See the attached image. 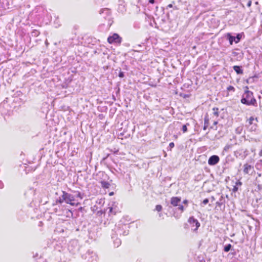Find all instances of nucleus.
Instances as JSON below:
<instances>
[{
    "mask_svg": "<svg viewBox=\"0 0 262 262\" xmlns=\"http://www.w3.org/2000/svg\"><path fill=\"white\" fill-rule=\"evenodd\" d=\"M244 92L242 95L241 102L247 106H257V100L254 97L253 93L249 90L248 86L244 87Z\"/></svg>",
    "mask_w": 262,
    "mask_h": 262,
    "instance_id": "obj_1",
    "label": "nucleus"
},
{
    "mask_svg": "<svg viewBox=\"0 0 262 262\" xmlns=\"http://www.w3.org/2000/svg\"><path fill=\"white\" fill-rule=\"evenodd\" d=\"M225 38L229 41L230 45H233V42L235 43H238L241 40L245 38V34L244 32L239 33H234V35L231 33H226L224 35Z\"/></svg>",
    "mask_w": 262,
    "mask_h": 262,
    "instance_id": "obj_2",
    "label": "nucleus"
},
{
    "mask_svg": "<svg viewBox=\"0 0 262 262\" xmlns=\"http://www.w3.org/2000/svg\"><path fill=\"white\" fill-rule=\"evenodd\" d=\"M181 201V197L178 196H172L170 199V203L172 206L176 207L178 206V208L176 210H179L181 212H183L184 211V206L181 204H179V203Z\"/></svg>",
    "mask_w": 262,
    "mask_h": 262,
    "instance_id": "obj_3",
    "label": "nucleus"
},
{
    "mask_svg": "<svg viewBox=\"0 0 262 262\" xmlns=\"http://www.w3.org/2000/svg\"><path fill=\"white\" fill-rule=\"evenodd\" d=\"M249 151L247 149L239 148L234 151V156L236 158H241L245 159L249 155Z\"/></svg>",
    "mask_w": 262,
    "mask_h": 262,
    "instance_id": "obj_4",
    "label": "nucleus"
},
{
    "mask_svg": "<svg viewBox=\"0 0 262 262\" xmlns=\"http://www.w3.org/2000/svg\"><path fill=\"white\" fill-rule=\"evenodd\" d=\"M107 41L111 44L115 43L119 45L122 42V38L118 34L114 33L113 35L108 36Z\"/></svg>",
    "mask_w": 262,
    "mask_h": 262,
    "instance_id": "obj_5",
    "label": "nucleus"
},
{
    "mask_svg": "<svg viewBox=\"0 0 262 262\" xmlns=\"http://www.w3.org/2000/svg\"><path fill=\"white\" fill-rule=\"evenodd\" d=\"M64 194L66 198V203L67 204H70L72 206H78L80 204V203H75L74 202L75 201V196H73V194L69 193L64 191Z\"/></svg>",
    "mask_w": 262,
    "mask_h": 262,
    "instance_id": "obj_6",
    "label": "nucleus"
},
{
    "mask_svg": "<svg viewBox=\"0 0 262 262\" xmlns=\"http://www.w3.org/2000/svg\"><path fill=\"white\" fill-rule=\"evenodd\" d=\"M258 122L257 118H254L253 116L250 117V118L247 121L248 124L247 125L248 127H250V129L251 131H255L257 128V122Z\"/></svg>",
    "mask_w": 262,
    "mask_h": 262,
    "instance_id": "obj_7",
    "label": "nucleus"
},
{
    "mask_svg": "<svg viewBox=\"0 0 262 262\" xmlns=\"http://www.w3.org/2000/svg\"><path fill=\"white\" fill-rule=\"evenodd\" d=\"M189 224L190 225L191 229L194 231H196L198 228L200 226V223L198 220L195 219L194 216H190L188 221Z\"/></svg>",
    "mask_w": 262,
    "mask_h": 262,
    "instance_id": "obj_8",
    "label": "nucleus"
},
{
    "mask_svg": "<svg viewBox=\"0 0 262 262\" xmlns=\"http://www.w3.org/2000/svg\"><path fill=\"white\" fill-rule=\"evenodd\" d=\"M123 227H126L125 225H122V227H116L114 229V232L118 235H127L128 234V230H125Z\"/></svg>",
    "mask_w": 262,
    "mask_h": 262,
    "instance_id": "obj_9",
    "label": "nucleus"
},
{
    "mask_svg": "<svg viewBox=\"0 0 262 262\" xmlns=\"http://www.w3.org/2000/svg\"><path fill=\"white\" fill-rule=\"evenodd\" d=\"M220 159L217 155H212L209 158L208 163L210 166H214L219 162Z\"/></svg>",
    "mask_w": 262,
    "mask_h": 262,
    "instance_id": "obj_10",
    "label": "nucleus"
},
{
    "mask_svg": "<svg viewBox=\"0 0 262 262\" xmlns=\"http://www.w3.org/2000/svg\"><path fill=\"white\" fill-rule=\"evenodd\" d=\"M106 211H107L108 216L112 217L116 214L117 207L109 206L106 209Z\"/></svg>",
    "mask_w": 262,
    "mask_h": 262,
    "instance_id": "obj_11",
    "label": "nucleus"
},
{
    "mask_svg": "<svg viewBox=\"0 0 262 262\" xmlns=\"http://www.w3.org/2000/svg\"><path fill=\"white\" fill-rule=\"evenodd\" d=\"M252 167L251 165L246 163L244 165V173L245 174H249L250 171L252 169Z\"/></svg>",
    "mask_w": 262,
    "mask_h": 262,
    "instance_id": "obj_12",
    "label": "nucleus"
},
{
    "mask_svg": "<svg viewBox=\"0 0 262 262\" xmlns=\"http://www.w3.org/2000/svg\"><path fill=\"white\" fill-rule=\"evenodd\" d=\"M62 194L58 199H56V203L62 204L63 202L66 203V198L64 196V191H62Z\"/></svg>",
    "mask_w": 262,
    "mask_h": 262,
    "instance_id": "obj_13",
    "label": "nucleus"
},
{
    "mask_svg": "<svg viewBox=\"0 0 262 262\" xmlns=\"http://www.w3.org/2000/svg\"><path fill=\"white\" fill-rule=\"evenodd\" d=\"M233 69L237 73V74H243L244 73L242 66H234L233 67Z\"/></svg>",
    "mask_w": 262,
    "mask_h": 262,
    "instance_id": "obj_14",
    "label": "nucleus"
},
{
    "mask_svg": "<svg viewBox=\"0 0 262 262\" xmlns=\"http://www.w3.org/2000/svg\"><path fill=\"white\" fill-rule=\"evenodd\" d=\"M71 192H73L74 194L73 196H75V199L76 198H79L80 199H82L83 198L84 194L81 193L80 192L78 191H74V190H71Z\"/></svg>",
    "mask_w": 262,
    "mask_h": 262,
    "instance_id": "obj_15",
    "label": "nucleus"
},
{
    "mask_svg": "<svg viewBox=\"0 0 262 262\" xmlns=\"http://www.w3.org/2000/svg\"><path fill=\"white\" fill-rule=\"evenodd\" d=\"M225 200L223 195H222L219 199V201L216 203V205L217 206L221 207L222 205L225 204Z\"/></svg>",
    "mask_w": 262,
    "mask_h": 262,
    "instance_id": "obj_16",
    "label": "nucleus"
},
{
    "mask_svg": "<svg viewBox=\"0 0 262 262\" xmlns=\"http://www.w3.org/2000/svg\"><path fill=\"white\" fill-rule=\"evenodd\" d=\"M101 186L102 188L104 189H107L110 186V184L109 182L105 181H100Z\"/></svg>",
    "mask_w": 262,
    "mask_h": 262,
    "instance_id": "obj_17",
    "label": "nucleus"
},
{
    "mask_svg": "<svg viewBox=\"0 0 262 262\" xmlns=\"http://www.w3.org/2000/svg\"><path fill=\"white\" fill-rule=\"evenodd\" d=\"M209 124V119L207 116H206L204 118V125L203 127V129L206 130L207 127H208V125Z\"/></svg>",
    "mask_w": 262,
    "mask_h": 262,
    "instance_id": "obj_18",
    "label": "nucleus"
},
{
    "mask_svg": "<svg viewBox=\"0 0 262 262\" xmlns=\"http://www.w3.org/2000/svg\"><path fill=\"white\" fill-rule=\"evenodd\" d=\"M105 13L106 15H109L111 13V10L107 8L101 9L100 10V14Z\"/></svg>",
    "mask_w": 262,
    "mask_h": 262,
    "instance_id": "obj_19",
    "label": "nucleus"
},
{
    "mask_svg": "<svg viewBox=\"0 0 262 262\" xmlns=\"http://www.w3.org/2000/svg\"><path fill=\"white\" fill-rule=\"evenodd\" d=\"M232 246L231 244H229L224 246V251L226 252H228L230 250H234V249H232Z\"/></svg>",
    "mask_w": 262,
    "mask_h": 262,
    "instance_id": "obj_20",
    "label": "nucleus"
},
{
    "mask_svg": "<svg viewBox=\"0 0 262 262\" xmlns=\"http://www.w3.org/2000/svg\"><path fill=\"white\" fill-rule=\"evenodd\" d=\"M121 241L120 238H116L115 239H114V244L115 247H118L121 245Z\"/></svg>",
    "mask_w": 262,
    "mask_h": 262,
    "instance_id": "obj_21",
    "label": "nucleus"
},
{
    "mask_svg": "<svg viewBox=\"0 0 262 262\" xmlns=\"http://www.w3.org/2000/svg\"><path fill=\"white\" fill-rule=\"evenodd\" d=\"M31 34L33 37H37L40 34V32L36 30H33L31 32Z\"/></svg>",
    "mask_w": 262,
    "mask_h": 262,
    "instance_id": "obj_22",
    "label": "nucleus"
},
{
    "mask_svg": "<svg viewBox=\"0 0 262 262\" xmlns=\"http://www.w3.org/2000/svg\"><path fill=\"white\" fill-rule=\"evenodd\" d=\"M213 112V114L214 116L216 117H219V108L214 107L212 109Z\"/></svg>",
    "mask_w": 262,
    "mask_h": 262,
    "instance_id": "obj_23",
    "label": "nucleus"
},
{
    "mask_svg": "<svg viewBox=\"0 0 262 262\" xmlns=\"http://www.w3.org/2000/svg\"><path fill=\"white\" fill-rule=\"evenodd\" d=\"M243 126H238L235 129V133L237 134H241L243 131Z\"/></svg>",
    "mask_w": 262,
    "mask_h": 262,
    "instance_id": "obj_24",
    "label": "nucleus"
},
{
    "mask_svg": "<svg viewBox=\"0 0 262 262\" xmlns=\"http://www.w3.org/2000/svg\"><path fill=\"white\" fill-rule=\"evenodd\" d=\"M182 212H181L180 213H178V212H177L176 211H174L173 214H172V215L176 218V219H179L181 216V213Z\"/></svg>",
    "mask_w": 262,
    "mask_h": 262,
    "instance_id": "obj_25",
    "label": "nucleus"
},
{
    "mask_svg": "<svg viewBox=\"0 0 262 262\" xmlns=\"http://www.w3.org/2000/svg\"><path fill=\"white\" fill-rule=\"evenodd\" d=\"M233 145L232 144H227L226 145L224 148V149H223V151H228L229 149H230L231 148H232Z\"/></svg>",
    "mask_w": 262,
    "mask_h": 262,
    "instance_id": "obj_26",
    "label": "nucleus"
},
{
    "mask_svg": "<svg viewBox=\"0 0 262 262\" xmlns=\"http://www.w3.org/2000/svg\"><path fill=\"white\" fill-rule=\"evenodd\" d=\"M189 125V123H186V124H184L182 126V130L183 133H186L187 132V126Z\"/></svg>",
    "mask_w": 262,
    "mask_h": 262,
    "instance_id": "obj_27",
    "label": "nucleus"
},
{
    "mask_svg": "<svg viewBox=\"0 0 262 262\" xmlns=\"http://www.w3.org/2000/svg\"><path fill=\"white\" fill-rule=\"evenodd\" d=\"M174 146V144L173 142H171L169 143L168 146L167 147V150H171V149Z\"/></svg>",
    "mask_w": 262,
    "mask_h": 262,
    "instance_id": "obj_28",
    "label": "nucleus"
},
{
    "mask_svg": "<svg viewBox=\"0 0 262 262\" xmlns=\"http://www.w3.org/2000/svg\"><path fill=\"white\" fill-rule=\"evenodd\" d=\"M227 90L228 91H232L233 92H234L235 91V89L232 85L228 86Z\"/></svg>",
    "mask_w": 262,
    "mask_h": 262,
    "instance_id": "obj_29",
    "label": "nucleus"
},
{
    "mask_svg": "<svg viewBox=\"0 0 262 262\" xmlns=\"http://www.w3.org/2000/svg\"><path fill=\"white\" fill-rule=\"evenodd\" d=\"M162 209V206L161 205H157L156 206V210L158 211H161Z\"/></svg>",
    "mask_w": 262,
    "mask_h": 262,
    "instance_id": "obj_30",
    "label": "nucleus"
},
{
    "mask_svg": "<svg viewBox=\"0 0 262 262\" xmlns=\"http://www.w3.org/2000/svg\"><path fill=\"white\" fill-rule=\"evenodd\" d=\"M235 50H239V49H235V50L232 51V55L234 57H236V56H237L239 54V53L236 52L235 51Z\"/></svg>",
    "mask_w": 262,
    "mask_h": 262,
    "instance_id": "obj_31",
    "label": "nucleus"
},
{
    "mask_svg": "<svg viewBox=\"0 0 262 262\" xmlns=\"http://www.w3.org/2000/svg\"><path fill=\"white\" fill-rule=\"evenodd\" d=\"M180 96L184 98H189L190 97L189 94H180Z\"/></svg>",
    "mask_w": 262,
    "mask_h": 262,
    "instance_id": "obj_32",
    "label": "nucleus"
},
{
    "mask_svg": "<svg viewBox=\"0 0 262 262\" xmlns=\"http://www.w3.org/2000/svg\"><path fill=\"white\" fill-rule=\"evenodd\" d=\"M118 76L120 78H123L124 77V73L123 72L120 71L119 73Z\"/></svg>",
    "mask_w": 262,
    "mask_h": 262,
    "instance_id": "obj_33",
    "label": "nucleus"
},
{
    "mask_svg": "<svg viewBox=\"0 0 262 262\" xmlns=\"http://www.w3.org/2000/svg\"><path fill=\"white\" fill-rule=\"evenodd\" d=\"M78 210L79 211H80L81 212H86V210H85L84 208L83 207H80Z\"/></svg>",
    "mask_w": 262,
    "mask_h": 262,
    "instance_id": "obj_34",
    "label": "nucleus"
},
{
    "mask_svg": "<svg viewBox=\"0 0 262 262\" xmlns=\"http://www.w3.org/2000/svg\"><path fill=\"white\" fill-rule=\"evenodd\" d=\"M106 209H105L104 210H101L100 211H98L97 213L101 215L103 213L105 214L106 213Z\"/></svg>",
    "mask_w": 262,
    "mask_h": 262,
    "instance_id": "obj_35",
    "label": "nucleus"
},
{
    "mask_svg": "<svg viewBox=\"0 0 262 262\" xmlns=\"http://www.w3.org/2000/svg\"><path fill=\"white\" fill-rule=\"evenodd\" d=\"M235 185L236 186H241V185H242V182H241L239 180H238L236 183H235Z\"/></svg>",
    "mask_w": 262,
    "mask_h": 262,
    "instance_id": "obj_36",
    "label": "nucleus"
},
{
    "mask_svg": "<svg viewBox=\"0 0 262 262\" xmlns=\"http://www.w3.org/2000/svg\"><path fill=\"white\" fill-rule=\"evenodd\" d=\"M238 187L236 186V185L234 186H233V188L232 189V191L234 192H236L238 191Z\"/></svg>",
    "mask_w": 262,
    "mask_h": 262,
    "instance_id": "obj_37",
    "label": "nucleus"
},
{
    "mask_svg": "<svg viewBox=\"0 0 262 262\" xmlns=\"http://www.w3.org/2000/svg\"><path fill=\"white\" fill-rule=\"evenodd\" d=\"M209 202V200L208 199H205L202 202V204L204 205H206Z\"/></svg>",
    "mask_w": 262,
    "mask_h": 262,
    "instance_id": "obj_38",
    "label": "nucleus"
},
{
    "mask_svg": "<svg viewBox=\"0 0 262 262\" xmlns=\"http://www.w3.org/2000/svg\"><path fill=\"white\" fill-rule=\"evenodd\" d=\"M183 204H184L185 205H186V206H188V201L187 200H184L183 201Z\"/></svg>",
    "mask_w": 262,
    "mask_h": 262,
    "instance_id": "obj_39",
    "label": "nucleus"
},
{
    "mask_svg": "<svg viewBox=\"0 0 262 262\" xmlns=\"http://www.w3.org/2000/svg\"><path fill=\"white\" fill-rule=\"evenodd\" d=\"M257 188L258 191H260L262 189V186L258 184L257 186Z\"/></svg>",
    "mask_w": 262,
    "mask_h": 262,
    "instance_id": "obj_40",
    "label": "nucleus"
},
{
    "mask_svg": "<svg viewBox=\"0 0 262 262\" xmlns=\"http://www.w3.org/2000/svg\"><path fill=\"white\" fill-rule=\"evenodd\" d=\"M251 4H252V2L251 1H249L247 3V6L248 7H251Z\"/></svg>",
    "mask_w": 262,
    "mask_h": 262,
    "instance_id": "obj_41",
    "label": "nucleus"
},
{
    "mask_svg": "<svg viewBox=\"0 0 262 262\" xmlns=\"http://www.w3.org/2000/svg\"><path fill=\"white\" fill-rule=\"evenodd\" d=\"M107 156L103 158V159L101 160V163H102L103 162H104V161L107 159Z\"/></svg>",
    "mask_w": 262,
    "mask_h": 262,
    "instance_id": "obj_42",
    "label": "nucleus"
},
{
    "mask_svg": "<svg viewBox=\"0 0 262 262\" xmlns=\"http://www.w3.org/2000/svg\"><path fill=\"white\" fill-rule=\"evenodd\" d=\"M4 187L3 183L0 181V188H3Z\"/></svg>",
    "mask_w": 262,
    "mask_h": 262,
    "instance_id": "obj_43",
    "label": "nucleus"
},
{
    "mask_svg": "<svg viewBox=\"0 0 262 262\" xmlns=\"http://www.w3.org/2000/svg\"><path fill=\"white\" fill-rule=\"evenodd\" d=\"M149 3H150V4H154L155 3V0H149Z\"/></svg>",
    "mask_w": 262,
    "mask_h": 262,
    "instance_id": "obj_44",
    "label": "nucleus"
},
{
    "mask_svg": "<svg viewBox=\"0 0 262 262\" xmlns=\"http://www.w3.org/2000/svg\"><path fill=\"white\" fill-rule=\"evenodd\" d=\"M259 156L260 157H262V148H261V149L260 150L259 154H258Z\"/></svg>",
    "mask_w": 262,
    "mask_h": 262,
    "instance_id": "obj_45",
    "label": "nucleus"
},
{
    "mask_svg": "<svg viewBox=\"0 0 262 262\" xmlns=\"http://www.w3.org/2000/svg\"><path fill=\"white\" fill-rule=\"evenodd\" d=\"M172 4H169L167 6V9H168V8H172Z\"/></svg>",
    "mask_w": 262,
    "mask_h": 262,
    "instance_id": "obj_46",
    "label": "nucleus"
},
{
    "mask_svg": "<svg viewBox=\"0 0 262 262\" xmlns=\"http://www.w3.org/2000/svg\"><path fill=\"white\" fill-rule=\"evenodd\" d=\"M211 201H212V202L214 201L215 200V198H214V196H212L211 197Z\"/></svg>",
    "mask_w": 262,
    "mask_h": 262,
    "instance_id": "obj_47",
    "label": "nucleus"
},
{
    "mask_svg": "<svg viewBox=\"0 0 262 262\" xmlns=\"http://www.w3.org/2000/svg\"><path fill=\"white\" fill-rule=\"evenodd\" d=\"M217 123H218V122H217V121H214V122H213V125H216L217 124Z\"/></svg>",
    "mask_w": 262,
    "mask_h": 262,
    "instance_id": "obj_48",
    "label": "nucleus"
},
{
    "mask_svg": "<svg viewBox=\"0 0 262 262\" xmlns=\"http://www.w3.org/2000/svg\"><path fill=\"white\" fill-rule=\"evenodd\" d=\"M113 99L115 101L116 99V97L114 95H113Z\"/></svg>",
    "mask_w": 262,
    "mask_h": 262,
    "instance_id": "obj_49",
    "label": "nucleus"
},
{
    "mask_svg": "<svg viewBox=\"0 0 262 262\" xmlns=\"http://www.w3.org/2000/svg\"><path fill=\"white\" fill-rule=\"evenodd\" d=\"M251 79H252V78H249L248 79H247V83H249V80H250Z\"/></svg>",
    "mask_w": 262,
    "mask_h": 262,
    "instance_id": "obj_50",
    "label": "nucleus"
},
{
    "mask_svg": "<svg viewBox=\"0 0 262 262\" xmlns=\"http://www.w3.org/2000/svg\"><path fill=\"white\" fill-rule=\"evenodd\" d=\"M110 195H113L114 194V192H111L110 193Z\"/></svg>",
    "mask_w": 262,
    "mask_h": 262,
    "instance_id": "obj_51",
    "label": "nucleus"
},
{
    "mask_svg": "<svg viewBox=\"0 0 262 262\" xmlns=\"http://www.w3.org/2000/svg\"><path fill=\"white\" fill-rule=\"evenodd\" d=\"M258 176L259 177H261V173H258Z\"/></svg>",
    "mask_w": 262,
    "mask_h": 262,
    "instance_id": "obj_52",
    "label": "nucleus"
},
{
    "mask_svg": "<svg viewBox=\"0 0 262 262\" xmlns=\"http://www.w3.org/2000/svg\"><path fill=\"white\" fill-rule=\"evenodd\" d=\"M119 91H120L119 89H118V91L116 93L117 94L118 93H119Z\"/></svg>",
    "mask_w": 262,
    "mask_h": 262,
    "instance_id": "obj_53",
    "label": "nucleus"
},
{
    "mask_svg": "<svg viewBox=\"0 0 262 262\" xmlns=\"http://www.w3.org/2000/svg\"><path fill=\"white\" fill-rule=\"evenodd\" d=\"M55 194L58 195V192H56L55 193Z\"/></svg>",
    "mask_w": 262,
    "mask_h": 262,
    "instance_id": "obj_54",
    "label": "nucleus"
},
{
    "mask_svg": "<svg viewBox=\"0 0 262 262\" xmlns=\"http://www.w3.org/2000/svg\"><path fill=\"white\" fill-rule=\"evenodd\" d=\"M232 255H235L234 252H233Z\"/></svg>",
    "mask_w": 262,
    "mask_h": 262,
    "instance_id": "obj_55",
    "label": "nucleus"
},
{
    "mask_svg": "<svg viewBox=\"0 0 262 262\" xmlns=\"http://www.w3.org/2000/svg\"><path fill=\"white\" fill-rule=\"evenodd\" d=\"M232 255H235L234 252H233Z\"/></svg>",
    "mask_w": 262,
    "mask_h": 262,
    "instance_id": "obj_56",
    "label": "nucleus"
}]
</instances>
